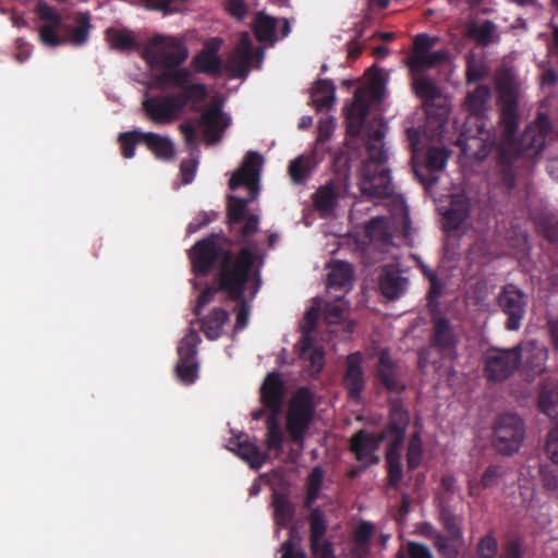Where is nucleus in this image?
<instances>
[{
  "instance_id": "obj_1",
  "label": "nucleus",
  "mask_w": 558,
  "mask_h": 558,
  "mask_svg": "<svg viewBox=\"0 0 558 558\" xmlns=\"http://www.w3.org/2000/svg\"><path fill=\"white\" fill-rule=\"evenodd\" d=\"M495 87L500 107L501 133L494 142V175L497 185L510 192L515 186L517 171L525 163V159L539 155L544 149L550 121L545 114H538L535 122L527 125L518 140L519 88L514 72L507 68L498 70L495 75Z\"/></svg>"
},
{
  "instance_id": "obj_2",
  "label": "nucleus",
  "mask_w": 558,
  "mask_h": 558,
  "mask_svg": "<svg viewBox=\"0 0 558 558\" xmlns=\"http://www.w3.org/2000/svg\"><path fill=\"white\" fill-rule=\"evenodd\" d=\"M192 269L196 276H207L215 265L218 266L219 289L227 298L236 302L235 330L244 329L248 324L250 305L245 299V289L254 271V253L243 246L238 254L231 250V241L225 235L211 233L197 241L190 250Z\"/></svg>"
},
{
  "instance_id": "obj_3",
  "label": "nucleus",
  "mask_w": 558,
  "mask_h": 558,
  "mask_svg": "<svg viewBox=\"0 0 558 558\" xmlns=\"http://www.w3.org/2000/svg\"><path fill=\"white\" fill-rule=\"evenodd\" d=\"M156 83L159 87H175L180 92L153 96L143 101L146 116L155 124L172 123L186 107L193 112H198L201 105L208 97L206 85L193 82L191 70L159 73L156 75Z\"/></svg>"
},
{
  "instance_id": "obj_4",
  "label": "nucleus",
  "mask_w": 558,
  "mask_h": 558,
  "mask_svg": "<svg viewBox=\"0 0 558 558\" xmlns=\"http://www.w3.org/2000/svg\"><path fill=\"white\" fill-rule=\"evenodd\" d=\"M264 163L263 156L257 151H248L241 166L233 172L229 180V187L236 190L245 186L247 198L234 195L228 196L227 218L230 230L239 244H247L258 230L259 217L256 214H247L248 203L259 193L260 171Z\"/></svg>"
},
{
  "instance_id": "obj_5",
  "label": "nucleus",
  "mask_w": 558,
  "mask_h": 558,
  "mask_svg": "<svg viewBox=\"0 0 558 558\" xmlns=\"http://www.w3.org/2000/svg\"><path fill=\"white\" fill-rule=\"evenodd\" d=\"M143 57L151 68L161 69L160 73L189 70L181 66L189 58V49L172 36L151 37L144 48Z\"/></svg>"
},
{
  "instance_id": "obj_6",
  "label": "nucleus",
  "mask_w": 558,
  "mask_h": 558,
  "mask_svg": "<svg viewBox=\"0 0 558 558\" xmlns=\"http://www.w3.org/2000/svg\"><path fill=\"white\" fill-rule=\"evenodd\" d=\"M315 415V403L312 391L306 387L296 390L291 399L286 417V428L290 441L303 445L305 434Z\"/></svg>"
},
{
  "instance_id": "obj_7",
  "label": "nucleus",
  "mask_w": 558,
  "mask_h": 558,
  "mask_svg": "<svg viewBox=\"0 0 558 558\" xmlns=\"http://www.w3.org/2000/svg\"><path fill=\"white\" fill-rule=\"evenodd\" d=\"M525 436L523 420L512 413L500 414L494 425L493 446L504 456L517 452Z\"/></svg>"
},
{
  "instance_id": "obj_8",
  "label": "nucleus",
  "mask_w": 558,
  "mask_h": 558,
  "mask_svg": "<svg viewBox=\"0 0 558 558\" xmlns=\"http://www.w3.org/2000/svg\"><path fill=\"white\" fill-rule=\"evenodd\" d=\"M521 360V345L490 348L484 355V375L489 381L501 383L519 368Z\"/></svg>"
},
{
  "instance_id": "obj_9",
  "label": "nucleus",
  "mask_w": 558,
  "mask_h": 558,
  "mask_svg": "<svg viewBox=\"0 0 558 558\" xmlns=\"http://www.w3.org/2000/svg\"><path fill=\"white\" fill-rule=\"evenodd\" d=\"M430 323L429 347L442 359L454 357L460 342L457 326L441 313L440 308L430 313Z\"/></svg>"
},
{
  "instance_id": "obj_10",
  "label": "nucleus",
  "mask_w": 558,
  "mask_h": 558,
  "mask_svg": "<svg viewBox=\"0 0 558 558\" xmlns=\"http://www.w3.org/2000/svg\"><path fill=\"white\" fill-rule=\"evenodd\" d=\"M413 88L415 95L422 99L427 122L435 129H441L448 119L449 108L445 101L437 102L440 99V90L433 80L424 76H413Z\"/></svg>"
},
{
  "instance_id": "obj_11",
  "label": "nucleus",
  "mask_w": 558,
  "mask_h": 558,
  "mask_svg": "<svg viewBox=\"0 0 558 558\" xmlns=\"http://www.w3.org/2000/svg\"><path fill=\"white\" fill-rule=\"evenodd\" d=\"M496 301L507 316L505 328L509 331L519 330L526 314L527 294L517 284L507 283L501 287Z\"/></svg>"
},
{
  "instance_id": "obj_12",
  "label": "nucleus",
  "mask_w": 558,
  "mask_h": 558,
  "mask_svg": "<svg viewBox=\"0 0 558 558\" xmlns=\"http://www.w3.org/2000/svg\"><path fill=\"white\" fill-rule=\"evenodd\" d=\"M375 384L389 393L401 395L407 389L403 371L388 348L378 353L374 373Z\"/></svg>"
},
{
  "instance_id": "obj_13",
  "label": "nucleus",
  "mask_w": 558,
  "mask_h": 558,
  "mask_svg": "<svg viewBox=\"0 0 558 558\" xmlns=\"http://www.w3.org/2000/svg\"><path fill=\"white\" fill-rule=\"evenodd\" d=\"M202 339L198 332L190 328L181 339L178 347L179 360L175 365V375L184 385H192L198 378V362L196 360L197 347Z\"/></svg>"
},
{
  "instance_id": "obj_14",
  "label": "nucleus",
  "mask_w": 558,
  "mask_h": 558,
  "mask_svg": "<svg viewBox=\"0 0 558 558\" xmlns=\"http://www.w3.org/2000/svg\"><path fill=\"white\" fill-rule=\"evenodd\" d=\"M364 359L360 351L350 353L343 363L341 385L347 392V398L354 404H360L363 392L366 389V375L363 367Z\"/></svg>"
},
{
  "instance_id": "obj_15",
  "label": "nucleus",
  "mask_w": 558,
  "mask_h": 558,
  "mask_svg": "<svg viewBox=\"0 0 558 558\" xmlns=\"http://www.w3.org/2000/svg\"><path fill=\"white\" fill-rule=\"evenodd\" d=\"M386 440V434L372 433L365 428L357 430L350 438V451L365 470L371 465L378 464L380 461L377 451L380 445Z\"/></svg>"
},
{
  "instance_id": "obj_16",
  "label": "nucleus",
  "mask_w": 558,
  "mask_h": 558,
  "mask_svg": "<svg viewBox=\"0 0 558 558\" xmlns=\"http://www.w3.org/2000/svg\"><path fill=\"white\" fill-rule=\"evenodd\" d=\"M264 52L258 49L254 52L253 43L247 32H243L234 47L229 54L226 62V70L232 77L245 78L251 70V62L254 57L262 60Z\"/></svg>"
},
{
  "instance_id": "obj_17",
  "label": "nucleus",
  "mask_w": 558,
  "mask_h": 558,
  "mask_svg": "<svg viewBox=\"0 0 558 558\" xmlns=\"http://www.w3.org/2000/svg\"><path fill=\"white\" fill-rule=\"evenodd\" d=\"M359 185L362 194L369 197L388 198L393 194L390 171L386 167L363 163Z\"/></svg>"
},
{
  "instance_id": "obj_18",
  "label": "nucleus",
  "mask_w": 558,
  "mask_h": 558,
  "mask_svg": "<svg viewBox=\"0 0 558 558\" xmlns=\"http://www.w3.org/2000/svg\"><path fill=\"white\" fill-rule=\"evenodd\" d=\"M198 124L204 128V136L207 145L219 143L226 130L231 123V118L223 112L220 101H211L205 109L201 107Z\"/></svg>"
},
{
  "instance_id": "obj_19",
  "label": "nucleus",
  "mask_w": 558,
  "mask_h": 558,
  "mask_svg": "<svg viewBox=\"0 0 558 558\" xmlns=\"http://www.w3.org/2000/svg\"><path fill=\"white\" fill-rule=\"evenodd\" d=\"M310 524V548L314 558H336L333 545L324 539L327 533V521L324 512L315 508L308 515Z\"/></svg>"
},
{
  "instance_id": "obj_20",
  "label": "nucleus",
  "mask_w": 558,
  "mask_h": 558,
  "mask_svg": "<svg viewBox=\"0 0 558 558\" xmlns=\"http://www.w3.org/2000/svg\"><path fill=\"white\" fill-rule=\"evenodd\" d=\"M520 345L522 373L527 380H534L536 376L545 371L548 351L543 344L534 340L521 343Z\"/></svg>"
},
{
  "instance_id": "obj_21",
  "label": "nucleus",
  "mask_w": 558,
  "mask_h": 558,
  "mask_svg": "<svg viewBox=\"0 0 558 558\" xmlns=\"http://www.w3.org/2000/svg\"><path fill=\"white\" fill-rule=\"evenodd\" d=\"M284 390V381L279 373L272 372L266 376L260 387V400L271 411L270 415H278L280 413Z\"/></svg>"
},
{
  "instance_id": "obj_22",
  "label": "nucleus",
  "mask_w": 558,
  "mask_h": 558,
  "mask_svg": "<svg viewBox=\"0 0 558 558\" xmlns=\"http://www.w3.org/2000/svg\"><path fill=\"white\" fill-rule=\"evenodd\" d=\"M229 450L234 452L240 459L245 461L251 469L258 470L266 462L267 453L250 441L248 436L244 433L232 437L229 440Z\"/></svg>"
},
{
  "instance_id": "obj_23",
  "label": "nucleus",
  "mask_w": 558,
  "mask_h": 558,
  "mask_svg": "<svg viewBox=\"0 0 558 558\" xmlns=\"http://www.w3.org/2000/svg\"><path fill=\"white\" fill-rule=\"evenodd\" d=\"M221 39L213 38L206 44L192 60L191 66L197 73H205L211 76H218L221 73V59L218 56Z\"/></svg>"
},
{
  "instance_id": "obj_24",
  "label": "nucleus",
  "mask_w": 558,
  "mask_h": 558,
  "mask_svg": "<svg viewBox=\"0 0 558 558\" xmlns=\"http://www.w3.org/2000/svg\"><path fill=\"white\" fill-rule=\"evenodd\" d=\"M407 284V278L401 276V272L397 267L392 265L384 266L379 276V288L387 299H399L404 293Z\"/></svg>"
},
{
  "instance_id": "obj_25",
  "label": "nucleus",
  "mask_w": 558,
  "mask_h": 558,
  "mask_svg": "<svg viewBox=\"0 0 558 558\" xmlns=\"http://www.w3.org/2000/svg\"><path fill=\"white\" fill-rule=\"evenodd\" d=\"M73 22L74 25L65 24V28H63L65 44L81 47L89 39V32L92 29L89 12H75Z\"/></svg>"
},
{
  "instance_id": "obj_26",
  "label": "nucleus",
  "mask_w": 558,
  "mask_h": 558,
  "mask_svg": "<svg viewBox=\"0 0 558 558\" xmlns=\"http://www.w3.org/2000/svg\"><path fill=\"white\" fill-rule=\"evenodd\" d=\"M449 59V52L446 49L433 51L427 54H410L405 64L413 76L423 75L427 70L434 69Z\"/></svg>"
},
{
  "instance_id": "obj_27",
  "label": "nucleus",
  "mask_w": 558,
  "mask_h": 558,
  "mask_svg": "<svg viewBox=\"0 0 558 558\" xmlns=\"http://www.w3.org/2000/svg\"><path fill=\"white\" fill-rule=\"evenodd\" d=\"M339 197L340 186L330 181L316 190L313 194V203L322 216H330L338 205Z\"/></svg>"
},
{
  "instance_id": "obj_28",
  "label": "nucleus",
  "mask_w": 558,
  "mask_h": 558,
  "mask_svg": "<svg viewBox=\"0 0 558 558\" xmlns=\"http://www.w3.org/2000/svg\"><path fill=\"white\" fill-rule=\"evenodd\" d=\"M144 145L162 161H171L175 157L174 143L168 136H162L154 132H145Z\"/></svg>"
},
{
  "instance_id": "obj_29",
  "label": "nucleus",
  "mask_w": 558,
  "mask_h": 558,
  "mask_svg": "<svg viewBox=\"0 0 558 558\" xmlns=\"http://www.w3.org/2000/svg\"><path fill=\"white\" fill-rule=\"evenodd\" d=\"M470 205L462 196H454L450 207L444 214V227L447 231L458 230L469 218Z\"/></svg>"
},
{
  "instance_id": "obj_30",
  "label": "nucleus",
  "mask_w": 558,
  "mask_h": 558,
  "mask_svg": "<svg viewBox=\"0 0 558 558\" xmlns=\"http://www.w3.org/2000/svg\"><path fill=\"white\" fill-rule=\"evenodd\" d=\"M490 96V88L487 85H478L468 93L463 106L471 116L481 119L489 108Z\"/></svg>"
},
{
  "instance_id": "obj_31",
  "label": "nucleus",
  "mask_w": 558,
  "mask_h": 558,
  "mask_svg": "<svg viewBox=\"0 0 558 558\" xmlns=\"http://www.w3.org/2000/svg\"><path fill=\"white\" fill-rule=\"evenodd\" d=\"M410 423V413L404 409L400 400H393L390 404L388 423L380 433L386 434V439L389 434H405Z\"/></svg>"
},
{
  "instance_id": "obj_32",
  "label": "nucleus",
  "mask_w": 558,
  "mask_h": 558,
  "mask_svg": "<svg viewBox=\"0 0 558 558\" xmlns=\"http://www.w3.org/2000/svg\"><path fill=\"white\" fill-rule=\"evenodd\" d=\"M229 320V313L222 307H215L201 319V329L208 340H216L222 333L225 324Z\"/></svg>"
},
{
  "instance_id": "obj_33",
  "label": "nucleus",
  "mask_w": 558,
  "mask_h": 558,
  "mask_svg": "<svg viewBox=\"0 0 558 558\" xmlns=\"http://www.w3.org/2000/svg\"><path fill=\"white\" fill-rule=\"evenodd\" d=\"M278 20L264 12H257L253 21V32L259 43L275 44L277 41L276 28Z\"/></svg>"
},
{
  "instance_id": "obj_34",
  "label": "nucleus",
  "mask_w": 558,
  "mask_h": 558,
  "mask_svg": "<svg viewBox=\"0 0 558 558\" xmlns=\"http://www.w3.org/2000/svg\"><path fill=\"white\" fill-rule=\"evenodd\" d=\"M352 277L353 270L351 265L342 260H337L331 265L328 274V288L348 290L352 286Z\"/></svg>"
},
{
  "instance_id": "obj_35",
  "label": "nucleus",
  "mask_w": 558,
  "mask_h": 558,
  "mask_svg": "<svg viewBox=\"0 0 558 558\" xmlns=\"http://www.w3.org/2000/svg\"><path fill=\"white\" fill-rule=\"evenodd\" d=\"M272 507L276 524L281 527H287L295 513V508L289 496L275 492L272 495Z\"/></svg>"
},
{
  "instance_id": "obj_36",
  "label": "nucleus",
  "mask_w": 558,
  "mask_h": 558,
  "mask_svg": "<svg viewBox=\"0 0 558 558\" xmlns=\"http://www.w3.org/2000/svg\"><path fill=\"white\" fill-rule=\"evenodd\" d=\"M312 102L317 110L328 109L335 101V85L330 80H318L312 88Z\"/></svg>"
},
{
  "instance_id": "obj_37",
  "label": "nucleus",
  "mask_w": 558,
  "mask_h": 558,
  "mask_svg": "<svg viewBox=\"0 0 558 558\" xmlns=\"http://www.w3.org/2000/svg\"><path fill=\"white\" fill-rule=\"evenodd\" d=\"M439 520L447 535V543L459 542L463 537L462 518L454 514L448 507H441L439 511Z\"/></svg>"
},
{
  "instance_id": "obj_38",
  "label": "nucleus",
  "mask_w": 558,
  "mask_h": 558,
  "mask_svg": "<svg viewBox=\"0 0 558 558\" xmlns=\"http://www.w3.org/2000/svg\"><path fill=\"white\" fill-rule=\"evenodd\" d=\"M300 356L308 361L310 372L312 375H317L322 372L325 365V352L324 349L312 348V340L310 337H303V345L300 352Z\"/></svg>"
},
{
  "instance_id": "obj_39",
  "label": "nucleus",
  "mask_w": 558,
  "mask_h": 558,
  "mask_svg": "<svg viewBox=\"0 0 558 558\" xmlns=\"http://www.w3.org/2000/svg\"><path fill=\"white\" fill-rule=\"evenodd\" d=\"M422 532L425 536L433 538V544L441 558H457L458 548L447 543V537L437 532L432 524L424 523Z\"/></svg>"
},
{
  "instance_id": "obj_40",
  "label": "nucleus",
  "mask_w": 558,
  "mask_h": 558,
  "mask_svg": "<svg viewBox=\"0 0 558 558\" xmlns=\"http://www.w3.org/2000/svg\"><path fill=\"white\" fill-rule=\"evenodd\" d=\"M266 447L269 451L281 453L283 451L284 436L280 427L278 415H268L266 418Z\"/></svg>"
},
{
  "instance_id": "obj_41",
  "label": "nucleus",
  "mask_w": 558,
  "mask_h": 558,
  "mask_svg": "<svg viewBox=\"0 0 558 558\" xmlns=\"http://www.w3.org/2000/svg\"><path fill=\"white\" fill-rule=\"evenodd\" d=\"M107 39L110 46L119 51H132L137 48L134 35L126 29L109 28Z\"/></svg>"
},
{
  "instance_id": "obj_42",
  "label": "nucleus",
  "mask_w": 558,
  "mask_h": 558,
  "mask_svg": "<svg viewBox=\"0 0 558 558\" xmlns=\"http://www.w3.org/2000/svg\"><path fill=\"white\" fill-rule=\"evenodd\" d=\"M537 405L539 411L547 416L551 418L558 417V389L547 386L542 387Z\"/></svg>"
},
{
  "instance_id": "obj_43",
  "label": "nucleus",
  "mask_w": 558,
  "mask_h": 558,
  "mask_svg": "<svg viewBox=\"0 0 558 558\" xmlns=\"http://www.w3.org/2000/svg\"><path fill=\"white\" fill-rule=\"evenodd\" d=\"M144 135L145 132L138 130L120 133L118 142L120 144L121 155L126 159L133 158L136 145L140 143L144 144Z\"/></svg>"
},
{
  "instance_id": "obj_44",
  "label": "nucleus",
  "mask_w": 558,
  "mask_h": 558,
  "mask_svg": "<svg viewBox=\"0 0 558 558\" xmlns=\"http://www.w3.org/2000/svg\"><path fill=\"white\" fill-rule=\"evenodd\" d=\"M65 23L44 24L39 29V37L44 45L48 47H58L65 45L64 36L59 35V31L63 32Z\"/></svg>"
},
{
  "instance_id": "obj_45",
  "label": "nucleus",
  "mask_w": 558,
  "mask_h": 558,
  "mask_svg": "<svg viewBox=\"0 0 558 558\" xmlns=\"http://www.w3.org/2000/svg\"><path fill=\"white\" fill-rule=\"evenodd\" d=\"M448 160V151L441 147H429L426 151L425 168L426 170H442Z\"/></svg>"
},
{
  "instance_id": "obj_46",
  "label": "nucleus",
  "mask_w": 558,
  "mask_h": 558,
  "mask_svg": "<svg viewBox=\"0 0 558 558\" xmlns=\"http://www.w3.org/2000/svg\"><path fill=\"white\" fill-rule=\"evenodd\" d=\"M423 456L422 440L418 433H414L408 445L407 462L409 470L413 471L418 468Z\"/></svg>"
},
{
  "instance_id": "obj_47",
  "label": "nucleus",
  "mask_w": 558,
  "mask_h": 558,
  "mask_svg": "<svg viewBox=\"0 0 558 558\" xmlns=\"http://www.w3.org/2000/svg\"><path fill=\"white\" fill-rule=\"evenodd\" d=\"M149 10L161 12L163 15L181 12V7L189 0H144Z\"/></svg>"
},
{
  "instance_id": "obj_48",
  "label": "nucleus",
  "mask_w": 558,
  "mask_h": 558,
  "mask_svg": "<svg viewBox=\"0 0 558 558\" xmlns=\"http://www.w3.org/2000/svg\"><path fill=\"white\" fill-rule=\"evenodd\" d=\"M386 462L388 466V484L396 487L402 478L401 454L387 452Z\"/></svg>"
},
{
  "instance_id": "obj_49",
  "label": "nucleus",
  "mask_w": 558,
  "mask_h": 558,
  "mask_svg": "<svg viewBox=\"0 0 558 558\" xmlns=\"http://www.w3.org/2000/svg\"><path fill=\"white\" fill-rule=\"evenodd\" d=\"M488 74L489 69L484 62L477 61L472 58L468 59L465 72L468 84L482 81L486 78Z\"/></svg>"
},
{
  "instance_id": "obj_50",
  "label": "nucleus",
  "mask_w": 558,
  "mask_h": 558,
  "mask_svg": "<svg viewBox=\"0 0 558 558\" xmlns=\"http://www.w3.org/2000/svg\"><path fill=\"white\" fill-rule=\"evenodd\" d=\"M375 531L376 526L374 523L362 520L352 532V542L371 545Z\"/></svg>"
},
{
  "instance_id": "obj_51",
  "label": "nucleus",
  "mask_w": 558,
  "mask_h": 558,
  "mask_svg": "<svg viewBox=\"0 0 558 558\" xmlns=\"http://www.w3.org/2000/svg\"><path fill=\"white\" fill-rule=\"evenodd\" d=\"M367 158L364 163H373L375 167L384 168L388 158L384 143H367Z\"/></svg>"
},
{
  "instance_id": "obj_52",
  "label": "nucleus",
  "mask_w": 558,
  "mask_h": 558,
  "mask_svg": "<svg viewBox=\"0 0 558 558\" xmlns=\"http://www.w3.org/2000/svg\"><path fill=\"white\" fill-rule=\"evenodd\" d=\"M498 553V543L493 534L483 536L477 546L476 555L478 558H496Z\"/></svg>"
},
{
  "instance_id": "obj_53",
  "label": "nucleus",
  "mask_w": 558,
  "mask_h": 558,
  "mask_svg": "<svg viewBox=\"0 0 558 558\" xmlns=\"http://www.w3.org/2000/svg\"><path fill=\"white\" fill-rule=\"evenodd\" d=\"M536 227L538 232L549 242H558V221L544 216L537 219Z\"/></svg>"
},
{
  "instance_id": "obj_54",
  "label": "nucleus",
  "mask_w": 558,
  "mask_h": 558,
  "mask_svg": "<svg viewBox=\"0 0 558 558\" xmlns=\"http://www.w3.org/2000/svg\"><path fill=\"white\" fill-rule=\"evenodd\" d=\"M525 548L520 537L508 539L501 547L499 558H524Z\"/></svg>"
},
{
  "instance_id": "obj_55",
  "label": "nucleus",
  "mask_w": 558,
  "mask_h": 558,
  "mask_svg": "<svg viewBox=\"0 0 558 558\" xmlns=\"http://www.w3.org/2000/svg\"><path fill=\"white\" fill-rule=\"evenodd\" d=\"M437 41L436 37H430L428 34H417L413 40V48L410 54H427L432 53V48Z\"/></svg>"
},
{
  "instance_id": "obj_56",
  "label": "nucleus",
  "mask_w": 558,
  "mask_h": 558,
  "mask_svg": "<svg viewBox=\"0 0 558 558\" xmlns=\"http://www.w3.org/2000/svg\"><path fill=\"white\" fill-rule=\"evenodd\" d=\"M428 282H429V289L427 292V306H428L429 314H430V313H434V310L440 308L438 300L442 293L444 284L439 280L438 277L430 278V281H428Z\"/></svg>"
},
{
  "instance_id": "obj_57",
  "label": "nucleus",
  "mask_w": 558,
  "mask_h": 558,
  "mask_svg": "<svg viewBox=\"0 0 558 558\" xmlns=\"http://www.w3.org/2000/svg\"><path fill=\"white\" fill-rule=\"evenodd\" d=\"M545 454L553 463L558 464V425L547 434Z\"/></svg>"
},
{
  "instance_id": "obj_58",
  "label": "nucleus",
  "mask_w": 558,
  "mask_h": 558,
  "mask_svg": "<svg viewBox=\"0 0 558 558\" xmlns=\"http://www.w3.org/2000/svg\"><path fill=\"white\" fill-rule=\"evenodd\" d=\"M36 13L41 21H46L47 24H54L64 22L63 17L48 3L39 2L36 8Z\"/></svg>"
},
{
  "instance_id": "obj_59",
  "label": "nucleus",
  "mask_w": 558,
  "mask_h": 558,
  "mask_svg": "<svg viewBox=\"0 0 558 558\" xmlns=\"http://www.w3.org/2000/svg\"><path fill=\"white\" fill-rule=\"evenodd\" d=\"M289 174L294 183H303L308 177L302 157L295 158L289 165Z\"/></svg>"
},
{
  "instance_id": "obj_60",
  "label": "nucleus",
  "mask_w": 558,
  "mask_h": 558,
  "mask_svg": "<svg viewBox=\"0 0 558 558\" xmlns=\"http://www.w3.org/2000/svg\"><path fill=\"white\" fill-rule=\"evenodd\" d=\"M494 32L495 25L490 21H485L481 25L472 28V34L475 35L478 43L483 45H488L490 43Z\"/></svg>"
},
{
  "instance_id": "obj_61",
  "label": "nucleus",
  "mask_w": 558,
  "mask_h": 558,
  "mask_svg": "<svg viewBox=\"0 0 558 558\" xmlns=\"http://www.w3.org/2000/svg\"><path fill=\"white\" fill-rule=\"evenodd\" d=\"M324 316L328 324H339L344 317V307L338 303H327L324 308Z\"/></svg>"
},
{
  "instance_id": "obj_62",
  "label": "nucleus",
  "mask_w": 558,
  "mask_h": 558,
  "mask_svg": "<svg viewBox=\"0 0 558 558\" xmlns=\"http://www.w3.org/2000/svg\"><path fill=\"white\" fill-rule=\"evenodd\" d=\"M217 281L219 282V278L217 277ZM221 290L219 289V286L218 287H207L205 288L198 295L197 298V302H196V305H195V308H194V314L196 316H199L201 313H202V310L205 305L209 304L214 298H215V294Z\"/></svg>"
},
{
  "instance_id": "obj_63",
  "label": "nucleus",
  "mask_w": 558,
  "mask_h": 558,
  "mask_svg": "<svg viewBox=\"0 0 558 558\" xmlns=\"http://www.w3.org/2000/svg\"><path fill=\"white\" fill-rule=\"evenodd\" d=\"M296 535L295 529H290L289 538L281 545L282 556L281 558H305L302 550L295 551L294 549V536Z\"/></svg>"
},
{
  "instance_id": "obj_64",
  "label": "nucleus",
  "mask_w": 558,
  "mask_h": 558,
  "mask_svg": "<svg viewBox=\"0 0 558 558\" xmlns=\"http://www.w3.org/2000/svg\"><path fill=\"white\" fill-rule=\"evenodd\" d=\"M407 558H434L430 549L417 542H409L407 544Z\"/></svg>"
}]
</instances>
